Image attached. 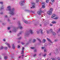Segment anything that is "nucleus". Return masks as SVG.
<instances>
[{"mask_svg":"<svg viewBox=\"0 0 60 60\" xmlns=\"http://www.w3.org/2000/svg\"><path fill=\"white\" fill-rule=\"evenodd\" d=\"M49 0H46V3H49Z\"/></svg>","mask_w":60,"mask_h":60,"instance_id":"ea45409f","label":"nucleus"},{"mask_svg":"<svg viewBox=\"0 0 60 60\" xmlns=\"http://www.w3.org/2000/svg\"><path fill=\"white\" fill-rule=\"evenodd\" d=\"M52 24H56V22L55 21L52 22Z\"/></svg>","mask_w":60,"mask_h":60,"instance_id":"2f4dec72","label":"nucleus"},{"mask_svg":"<svg viewBox=\"0 0 60 60\" xmlns=\"http://www.w3.org/2000/svg\"><path fill=\"white\" fill-rule=\"evenodd\" d=\"M21 39V37H20L19 38H18V40H20Z\"/></svg>","mask_w":60,"mask_h":60,"instance_id":"8fccbe9b","label":"nucleus"},{"mask_svg":"<svg viewBox=\"0 0 60 60\" xmlns=\"http://www.w3.org/2000/svg\"><path fill=\"white\" fill-rule=\"evenodd\" d=\"M45 3L44 2L42 3V6H45Z\"/></svg>","mask_w":60,"mask_h":60,"instance_id":"5701e85b","label":"nucleus"},{"mask_svg":"<svg viewBox=\"0 0 60 60\" xmlns=\"http://www.w3.org/2000/svg\"><path fill=\"white\" fill-rule=\"evenodd\" d=\"M17 30H16V29H14L13 30V31L15 33L16 32Z\"/></svg>","mask_w":60,"mask_h":60,"instance_id":"aec40b11","label":"nucleus"},{"mask_svg":"<svg viewBox=\"0 0 60 60\" xmlns=\"http://www.w3.org/2000/svg\"><path fill=\"white\" fill-rule=\"evenodd\" d=\"M44 51L45 52H47V49L46 48L44 49Z\"/></svg>","mask_w":60,"mask_h":60,"instance_id":"6ab92c4d","label":"nucleus"},{"mask_svg":"<svg viewBox=\"0 0 60 60\" xmlns=\"http://www.w3.org/2000/svg\"><path fill=\"white\" fill-rule=\"evenodd\" d=\"M43 42V43H45L46 42V40L45 39H43L42 41Z\"/></svg>","mask_w":60,"mask_h":60,"instance_id":"412c9836","label":"nucleus"},{"mask_svg":"<svg viewBox=\"0 0 60 60\" xmlns=\"http://www.w3.org/2000/svg\"><path fill=\"white\" fill-rule=\"evenodd\" d=\"M22 34V32H21V31L20 32L19 34H17V36H19V35H20V34Z\"/></svg>","mask_w":60,"mask_h":60,"instance_id":"b1692460","label":"nucleus"},{"mask_svg":"<svg viewBox=\"0 0 60 60\" xmlns=\"http://www.w3.org/2000/svg\"><path fill=\"white\" fill-rule=\"evenodd\" d=\"M58 17H57L54 18V19H58Z\"/></svg>","mask_w":60,"mask_h":60,"instance_id":"37998d69","label":"nucleus"},{"mask_svg":"<svg viewBox=\"0 0 60 60\" xmlns=\"http://www.w3.org/2000/svg\"><path fill=\"white\" fill-rule=\"evenodd\" d=\"M7 9L6 10L7 11H10L11 10V6H8L7 7Z\"/></svg>","mask_w":60,"mask_h":60,"instance_id":"7ed1b4c3","label":"nucleus"},{"mask_svg":"<svg viewBox=\"0 0 60 60\" xmlns=\"http://www.w3.org/2000/svg\"><path fill=\"white\" fill-rule=\"evenodd\" d=\"M36 56V54H35L33 55V57H35V56Z\"/></svg>","mask_w":60,"mask_h":60,"instance_id":"c9c22d12","label":"nucleus"},{"mask_svg":"<svg viewBox=\"0 0 60 60\" xmlns=\"http://www.w3.org/2000/svg\"><path fill=\"white\" fill-rule=\"evenodd\" d=\"M37 40H38L39 41L40 43H41V40H40V39L38 38Z\"/></svg>","mask_w":60,"mask_h":60,"instance_id":"393cba45","label":"nucleus"},{"mask_svg":"<svg viewBox=\"0 0 60 60\" xmlns=\"http://www.w3.org/2000/svg\"><path fill=\"white\" fill-rule=\"evenodd\" d=\"M25 35L26 36H28V35H29V34L27 33H26L25 34Z\"/></svg>","mask_w":60,"mask_h":60,"instance_id":"c85d7f7f","label":"nucleus"},{"mask_svg":"<svg viewBox=\"0 0 60 60\" xmlns=\"http://www.w3.org/2000/svg\"><path fill=\"white\" fill-rule=\"evenodd\" d=\"M51 55V53H50L49 54V56H50V55Z\"/></svg>","mask_w":60,"mask_h":60,"instance_id":"bf43d9fd","label":"nucleus"},{"mask_svg":"<svg viewBox=\"0 0 60 60\" xmlns=\"http://www.w3.org/2000/svg\"><path fill=\"white\" fill-rule=\"evenodd\" d=\"M32 5H33L32 7L33 8H35V3H31Z\"/></svg>","mask_w":60,"mask_h":60,"instance_id":"ddd939ff","label":"nucleus"},{"mask_svg":"<svg viewBox=\"0 0 60 60\" xmlns=\"http://www.w3.org/2000/svg\"><path fill=\"white\" fill-rule=\"evenodd\" d=\"M49 26H53V24H50L49 25Z\"/></svg>","mask_w":60,"mask_h":60,"instance_id":"603ef678","label":"nucleus"},{"mask_svg":"<svg viewBox=\"0 0 60 60\" xmlns=\"http://www.w3.org/2000/svg\"><path fill=\"white\" fill-rule=\"evenodd\" d=\"M45 8V6H42V8Z\"/></svg>","mask_w":60,"mask_h":60,"instance_id":"f704fd0d","label":"nucleus"},{"mask_svg":"<svg viewBox=\"0 0 60 60\" xmlns=\"http://www.w3.org/2000/svg\"><path fill=\"white\" fill-rule=\"evenodd\" d=\"M53 30L52 29H51L50 31V33H52L53 32Z\"/></svg>","mask_w":60,"mask_h":60,"instance_id":"f3484780","label":"nucleus"},{"mask_svg":"<svg viewBox=\"0 0 60 60\" xmlns=\"http://www.w3.org/2000/svg\"><path fill=\"white\" fill-rule=\"evenodd\" d=\"M32 41V39H30V41Z\"/></svg>","mask_w":60,"mask_h":60,"instance_id":"338daca9","label":"nucleus"},{"mask_svg":"<svg viewBox=\"0 0 60 60\" xmlns=\"http://www.w3.org/2000/svg\"><path fill=\"white\" fill-rule=\"evenodd\" d=\"M5 18H7V15H6L5 16Z\"/></svg>","mask_w":60,"mask_h":60,"instance_id":"de8ad7c7","label":"nucleus"},{"mask_svg":"<svg viewBox=\"0 0 60 60\" xmlns=\"http://www.w3.org/2000/svg\"><path fill=\"white\" fill-rule=\"evenodd\" d=\"M4 47L3 46H1L0 48V50H1Z\"/></svg>","mask_w":60,"mask_h":60,"instance_id":"473e14b6","label":"nucleus"},{"mask_svg":"<svg viewBox=\"0 0 60 60\" xmlns=\"http://www.w3.org/2000/svg\"><path fill=\"white\" fill-rule=\"evenodd\" d=\"M52 35L54 36L56 35V33L54 32H53L52 33Z\"/></svg>","mask_w":60,"mask_h":60,"instance_id":"4468645a","label":"nucleus"},{"mask_svg":"<svg viewBox=\"0 0 60 60\" xmlns=\"http://www.w3.org/2000/svg\"><path fill=\"white\" fill-rule=\"evenodd\" d=\"M35 41H36V40L35 39H33V42H34Z\"/></svg>","mask_w":60,"mask_h":60,"instance_id":"a19ab883","label":"nucleus"},{"mask_svg":"<svg viewBox=\"0 0 60 60\" xmlns=\"http://www.w3.org/2000/svg\"><path fill=\"white\" fill-rule=\"evenodd\" d=\"M45 48V47H41V49H44Z\"/></svg>","mask_w":60,"mask_h":60,"instance_id":"7c9ffc66","label":"nucleus"},{"mask_svg":"<svg viewBox=\"0 0 60 60\" xmlns=\"http://www.w3.org/2000/svg\"><path fill=\"white\" fill-rule=\"evenodd\" d=\"M12 48L13 49H15V46H14V44H13Z\"/></svg>","mask_w":60,"mask_h":60,"instance_id":"a878e982","label":"nucleus"},{"mask_svg":"<svg viewBox=\"0 0 60 60\" xmlns=\"http://www.w3.org/2000/svg\"><path fill=\"white\" fill-rule=\"evenodd\" d=\"M29 32L31 34H33L34 33L33 32V30H30Z\"/></svg>","mask_w":60,"mask_h":60,"instance_id":"2eb2a0df","label":"nucleus"},{"mask_svg":"<svg viewBox=\"0 0 60 60\" xmlns=\"http://www.w3.org/2000/svg\"><path fill=\"white\" fill-rule=\"evenodd\" d=\"M55 16H56V15H55L54 14H53L52 16V18H54V17H55Z\"/></svg>","mask_w":60,"mask_h":60,"instance_id":"4be33fe9","label":"nucleus"},{"mask_svg":"<svg viewBox=\"0 0 60 60\" xmlns=\"http://www.w3.org/2000/svg\"><path fill=\"white\" fill-rule=\"evenodd\" d=\"M46 56V53H45V54H44L43 55V56H44V57H45V56Z\"/></svg>","mask_w":60,"mask_h":60,"instance_id":"72a5a7b5","label":"nucleus"},{"mask_svg":"<svg viewBox=\"0 0 60 60\" xmlns=\"http://www.w3.org/2000/svg\"><path fill=\"white\" fill-rule=\"evenodd\" d=\"M47 40H48V41H49V42H51V43L52 42H51V40H50L49 38H47Z\"/></svg>","mask_w":60,"mask_h":60,"instance_id":"dca6fc26","label":"nucleus"},{"mask_svg":"<svg viewBox=\"0 0 60 60\" xmlns=\"http://www.w3.org/2000/svg\"><path fill=\"white\" fill-rule=\"evenodd\" d=\"M26 11H29V10H26Z\"/></svg>","mask_w":60,"mask_h":60,"instance_id":"13d9d810","label":"nucleus"},{"mask_svg":"<svg viewBox=\"0 0 60 60\" xmlns=\"http://www.w3.org/2000/svg\"><path fill=\"white\" fill-rule=\"evenodd\" d=\"M51 2H49V4H51V5L53 4V2H54V0H51Z\"/></svg>","mask_w":60,"mask_h":60,"instance_id":"9b49d317","label":"nucleus"},{"mask_svg":"<svg viewBox=\"0 0 60 60\" xmlns=\"http://www.w3.org/2000/svg\"><path fill=\"white\" fill-rule=\"evenodd\" d=\"M59 31L60 32V28L59 30Z\"/></svg>","mask_w":60,"mask_h":60,"instance_id":"774afa93","label":"nucleus"},{"mask_svg":"<svg viewBox=\"0 0 60 60\" xmlns=\"http://www.w3.org/2000/svg\"><path fill=\"white\" fill-rule=\"evenodd\" d=\"M7 48H7V47H5V49H7Z\"/></svg>","mask_w":60,"mask_h":60,"instance_id":"a18cd8bd","label":"nucleus"},{"mask_svg":"<svg viewBox=\"0 0 60 60\" xmlns=\"http://www.w3.org/2000/svg\"><path fill=\"white\" fill-rule=\"evenodd\" d=\"M18 24H19V28H20V29H22V27L20 25V22H18Z\"/></svg>","mask_w":60,"mask_h":60,"instance_id":"0eeeda50","label":"nucleus"},{"mask_svg":"<svg viewBox=\"0 0 60 60\" xmlns=\"http://www.w3.org/2000/svg\"><path fill=\"white\" fill-rule=\"evenodd\" d=\"M3 12L2 11L0 12V14H1V15H2V14H3Z\"/></svg>","mask_w":60,"mask_h":60,"instance_id":"4c0bfd02","label":"nucleus"},{"mask_svg":"<svg viewBox=\"0 0 60 60\" xmlns=\"http://www.w3.org/2000/svg\"><path fill=\"white\" fill-rule=\"evenodd\" d=\"M39 0H37L36 1V3H38L39 2Z\"/></svg>","mask_w":60,"mask_h":60,"instance_id":"864d4df0","label":"nucleus"},{"mask_svg":"<svg viewBox=\"0 0 60 60\" xmlns=\"http://www.w3.org/2000/svg\"><path fill=\"white\" fill-rule=\"evenodd\" d=\"M0 4H1L2 5H3V2H0Z\"/></svg>","mask_w":60,"mask_h":60,"instance_id":"c756f323","label":"nucleus"},{"mask_svg":"<svg viewBox=\"0 0 60 60\" xmlns=\"http://www.w3.org/2000/svg\"><path fill=\"white\" fill-rule=\"evenodd\" d=\"M10 28V27H8V30H9Z\"/></svg>","mask_w":60,"mask_h":60,"instance_id":"5fc2aeb1","label":"nucleus"},{"mask_svg":"<svg viewBox=\"0 0 60 60\" xmlns=\"http://www.w3.org/2000/svg\"><path fill=\"white\" fill-rule=\"evenodd\" d=\"M31 49H34V47H31Z\"/></svg>","mask_w":60,"mask_h":60,"instance_id":"09e8293b","label":"nucleus"},{"mask_svg":"<svg viewBox=\"0 0 60 60\" xmlns=\"http://www.w3.org/2000/svg\"><path fill=\"white\" fill-rule=\"evenodd\" d=\"M23 22H24V23H25L26 24H28V23H29V22L25 20H23Z\"/></svg>","mask_w":60,"mask_h":60,"instance_id":"f8f14e48","label":"nucleus"},{"mask_svg":"<svg viewBox=\"0 0 60 60\" xmlns=\"http://www.w3.org/2000/svg\"><path fill=\"white\" fill-rule=\"evenodd\" d=\"M47 33L48 34H50V31L49 30H48L47 31Z\"/></svg>","mask_w":60,"mask_h":60,"instance_id":"bb28decb","label":"nucleus"},{"mask_svg":"<svg viewBox=\"0 0 60 60\" xmlns=\"http://www.w3.org/2000/svg\"><path fill=\"white\" fill-rule=\"evenodd\" d=\"M55 51L56 52H58V49H56L55 50Z\"/></svg>","mask_w":60,"mask_h":60,"instance_id":"79ce46f5","label":"nucleus"},{"mask_svg":"<svg viewBox=\"0 0 60 60\" xmlns=\"http://www.w3.org/2000/svg\"><path fill=\"white\" fill-rule=\"evenodd\" d=\"M2 25H5L6 23H5V22H3L2 23Z\"/></svg>","mask_w":60,"mask_h":60,"instance_id":"cd10ccee","label":"nucleus"},{"mask_svg":"<svg viewBox=\"0 0 60 60\" xmlns=\"http://www.w3.org/2000/svg\"><path fill=\"white\" fill-rule=\"evenodd\" d=\"M21 57V56H20L19 57H18V58H19V59Z\"/></svg>","mask_w":60,"mask_h":60,"instance_id":"6e6d98bb","label":"nucleus"},{"mask_svg":"<svg viewBox=\"0 0 60 60\" xmlns=\"http://www.w3.org/2000/svg\"><path fill=\"white\" fill-rule=\"evenodd\" d=\"M5 44H6V45H8V47L9 48H11V46H10V44H9L8 43H5Z\"/></svg>","mask_w":60,"mask_h":60,"instance_id":"6e6552de","label":"nucleus"},{"mask_svg":"<svg viewBox=\"0 0 60 60\" xmlns=\"http://www.w3.org/2000/svg\"><path fill=\"white\" fill-rule=\"evenodd\" d=\"M13 20H15V18H13Z\"/></svg>","mask_w":60,"mask_h":60,"instance_id":"4d7b16f0","label":"nucleus"},{"mask_svg":"<svg viewBox=\"0 0 60 60\" xmlns=\"http://www.w3.org/2000/svg\"><path fill=\"white\" fill-rule=\"evenodd\" d=\"M25 49V48H24V47H22V52H21V54H24V49Z\"/></svg>","mask_w":60,"mask_h":60,"instance_id":"423d86ee","label":"nucleus"},{"mask_svg":"<svg viewBox=\"0 0 60 60\" xmlns=\"http://www.w3.org/2000/svg\"><path fill=\"white\" fill-rule=\"evenodd\" d=\"M52 60H55V59H54V58H53V59H52Z\"/></svg>","mask_w":60,"mask_h":60,"instance_id":"e2e57ef3","label":"nucleus"},{"mask_svg":"<svg viewBox=\"0 0 60 60\" xmlns=\"http://www.w3.org/2000/svg\"><path fill=\"white\" fill-rule=\"evenodd\" d=\"M9 33H11V31H9Z\"/></svg>","mask_w":60,"mask_h":60,"instance_id":"680f3d73","label":"nucleus"},{"mask_svg":"<svg viewBox=\"0 0 60 60\" xmlns=\"http://www.w3.org/2000/svg\"><path fill=\"white\" fill-rule=\"evenodd\" d=\"M8 58H7V57L6 56H4V59H5V60H6V59H7Z\"/></svg>","mask_w":60,"mask_h":60,"instance_id":"a211bd4d","label":"nucleus"},{"mask_svg":"<svg viewBox=\"0 0 60 60\" xmlns=\"http://www.w3.org/2000/svg\"><path fill=\"white\" fill-rule=\"evenodd\" d=\"M3 41H6V39H5V38H4L3 39Z\"/></svg>","mask_w":60,"mask_h":60,"instance_id":"e433bc0d","label":"nucleus"},{"mask_svg":"<svg viewBox=\"0 0 60 60\" xmlns=\"http://www.w3.org/2000/svg\"><path fill=\"white\" fill-rule=\"evenodd\" d=\"M18 43H19V42H20V41H18V42H17Z\"/></svg>","mask_w":60,"mask_h":60,"instance_id":"69168bd1","label":"nucleus"},{"mask_svg":"<svg viewBox=\"0 0 60 60\" xmlns=\"http://www.w3.org/2000/svg\"><path fill=\"white\" fill-rule=\"evenodd\" d=\"M25 44V43H23L22 42V45H24V44Z\"/></svg>","mask_w":60,"mask_h":60,"instance_id":"49530a36","label":"nucleus"},{"mask_svg":"<svg viewBox=\"0 0 60 60\" xmlns=\"http://www.w3.org/2000/svg\"><path fill=\"white\" fill-rule=\"evenodd\" d=\"M37 34H39V33H40V34H43L42 30L40 29L39 31H37Z\"/></svg>","mask_w":60,"mask_h":60,"instance_id":"39448f33","label":"nucleus"},{"mask_svg":"<svg viewBox=\"0 0 60 60\" xmlns=\"http://www.w3.org/2000/svg\"><path fill=\"white\" fill-rule=\"evenodd\" d=\"M7 21H8V22H10L11 20L9 19H8L7 20Z\"/></svg>","mask_w":60,"mask_h":60,"instance_id":"c03bdc74","label":"nucleus"},{"mask_svg":"<svg viewBox=\"0 0 60 60\" xmlns=\"http://www.w3.org/2000/svg\"><path fill=\"white\" fill-rule=\"evenodd\" d=\"M34 52H37V50L35 49V50H34Z\"/></svg>","mask_w":60,"mask_h":60,"instance_id":"3c124183","label":"nucleus"},{"mask_svg":"<svg viewBox=\"0 0 60 60\" xmlns=\"http://www.w3.org/2000/svg\"><path fill=\"white\" fill-rule=\"evenodd\" d=\"M18 48H20V46H19V45H18Z\"/></svg>","mask_w":60,"mask_h":60,"instance_id":"052dcab7","label":"nucleus"},{"mask_svg":"<svg viewBox=\"0 0 60 60\" xmlns=\"http://www.w3.org/2000/svg\"><path fill=\"white\" fill-rule=\"evenodd\" d=\"M4 5H2L0 8V11H1L3 9H4Z\"/></svg>","mask_w":60,"mask_h":60,"instance_id":"9d476101","label":"nucleus"},{"mask_svg":"<svg viewBox=\"0 0 60 60\" xmlns=\"http://www.w3.org/2000/svg\"><path fill=\"white\" fill-rule=\"evenodd\" d=\"M42 12L41 11L37 12V13L39 15H41V12Z\"/></svg>","mask_w":60,"mask_h":60,"instance_id":"1a4fd4ad","label":"nucleus"},{"mask_svg":"<svg viewBox=\"0 0 60 60\" xmlns=\"http://www.w3.org/2000/svg\"><path fill=\"white\" fill-rule=\"evenodd\" d=\"M58 40L57 39H56L54 40V41H55V42H56Z\"/></svg>","mask_w":60,"mask_h":60,"instance_id":"58836bf2","label":"nucleus"},{"mask_svg":"<svg viewBox=\"0 0 60 60\" xmlns=\"http://www.w3.org/2000/svg\"><path fill=\"white\" fill-rule=\"evenodd\" d=\"M53 11V9L52 8H50V10L49 11H48L47 12V13L49 15H51L52 14V12Z\"/></svg>","mask_w":60,"mask_h":60,"instance_id":"f03ea898","label":"nucleus"},{"mask_svg":"<svg viewBox=\"0 0 60 60\" xmlns=\"http://www.w3.org/2000/svg\"><path fill=\"white\" fill-rule=\"evenodd\" d=\"M15 11H16V10H15V8H13L11 9V10L9 12V13L10 15L13 16L16 14V13L15 12Z\"/></svg>","mask_w":60,"mask_h":60,"instance_id":"f257e3e1","label":"nucleus"},{"mask_svg":"<svg viewBox=\"0 0 60 60\" xmlns=\"http://www.w3.org/2000/svg\"><path fill=\"white\" fill-rule=\"evenodd\" d=\"M0 59H2V57L1 56H0Z\"/></svg>","mask_w":60,"mask_h":60,"instance_id":"0e129e2a","label":"nucleus"},{"mask_svg":"<svg viewBox=\"0 0 60 60\" xmlns=\"http://www.w3.org/2000/svg\"><path fill=\"white\" fill-rule=\"evenodd\" d=\"M24 4V1H21L20 2L19 4L21 6H23Z\"/></svg>","mask_w":60,"mask_h":60,"instance_id":"20e7f679","label":"nucleus"}]
</instances>
